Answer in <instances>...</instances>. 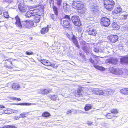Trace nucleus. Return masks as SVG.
I'll use <instances>...</instances> for the list:
<instances>
[{
    "label": "nucleus",
    "instance_id": "1",
    "mask_svg": "<svg viewBox=\"0 0 128 128\" xmlns=\"http://www.w3.org/2000/svg\"><path fill=\"white\" fill-rule=\"evenodd\" d=\"M15 20H16L15 23L16 26L20 28H29L33 25V21L30 20L23 21L21 23L20 19L18 16L15 17Z\"/></svg>",
    "mask_w": 128,
    "mask_h": 128
},
{
    "label": "nucleus",
    "instance_id": "2",
    "mask_svg": "<svg viewBox=\"0 0 128 128\" xmlns=\"http://www.w3.org/2000/svg\"><path fill=\"white\" fill-rule=\"evenodd\" d=\"M79 2L74 1L72 4V6L74 8L82 10L83 12H84L86 10L85 5L82 3Z\"/></svg>",
    "mask_w": 128,
    "mask_h": 128
},
{
    "label": "nucleus",
    "instance_id": "3",
    "mask_svg": "<svg viewBox=\"0 0 128 128\" xmlns=\"http://www.w3.org/2000/svg\"><path fill=\"white\" fill-rule=\"evenodd\" d=\"M104 6L109 11H111L114 7V2L112 0H104Z\"/></svg>",
    "mask_w": 128,
    "mask_h": 128
},
{
    "label": "nucleus",
    "instance_id": "4",
    "mask_svg": "<svg viewBox=\"0 0 128 128\" xmlns=\"http://www.w3.org/2000/svg\"><path fill=\"white\" fill-rule=\"evenodd\" d=\"M64 18L65 19L63 20V25L65 28H68L70 26V18L68 15H66L64 17Z\"/></svg>",
    "mask_w": 128,
    "mask_h": 128
},
{
    "label": "nucleus",
    "instance_id": "5",
    "mask_svg": "<svg viewBox=\"0 0 128 128\" xmlns=\"http://www.w3.org/2000/svg\"><path fill=\"white\" fill-rule=\"evenodd\" d=\"M100 22L102 25L106 27L109 26L110 23L109 19L106 17H103L101 18Z\"/></svg>",
    "mask_w": 128,
    "mask_h": 128
},
{
    "label": "nucleus",
    "instance_id": "6",
    "mask_svg": "<svg viewBox=\"0 0 128 128\" xmlns=\"http://www.w3.org/2000/svg\"><path fill=\"white\" fill-rule=\"evenodd\" d=\"M110 72L117 75H121L122 74V70L118 68H114L113 67L110 68L109 69Z\"/></svg>",
    "mask_w": 128,
    "mask_h": 128
},
{
    "label": "nucleus",
    "instance_id": "7",
    "mask_svg": "<svg viewBox=\"0 0 128 128\" xmlns=\"http://www.w3.org/2000/svg\"><path fill=\"white\" fill-rule=\"evenodd\" d=\"M53 9L54 14H51V17L52 19L55 21H56L58 16V8L56 6H53Z\"/></svg>",
    "mask_w": 128,
    "mask_h": 128
},
{
    "label": "nucleus",
    "instance_id": "8",
    "mask_svg": "<svg viewBox=\"0 0 128 128\" xmlns=\"http://www.w3.org/2000/svg\"><path fill=\"white\" fill-rule=\"evenodd\" d=\"M108 41L114 43L116 42L118 40V37L116 35H110L108 37Z\"/></svg>",
    "mask_w": 128,
    "mask_h": 128
},
{
    "label": "nucleus",
    "instance_id": "9",
    "mask_svg": "<svg viewBox=\"0 0 128 128\" xmlns=\"http://www.w3.org/2000/svg\"><path fill=\"white\" fill-rule=\"evenodd\" d=\"M81 44L83 45L82 48L84 51L86 52H89V44L84 41L82 42Z\"/></svg>",
    "mask_w": 128,
    "mask_h": 128
},
{
    "label": "nucleus",
    "instance_id": "10",
    "mask_svg": "<svg viewBox=\"0 0 128 128\" xmlns=\"http://www.w3.org/2000/svg\"><path fill=\"white\" fill-rule=\"evenodd\" d=\"M114 92V90L108 88L104 90V95L106 96H109L112 94Z\"/></svg>",
    "mask_w": 128,
    "mask_h": 128
},
{
    "label": "nucleus",
    "instance_id": "11",
    "mask_svg": "<svg viewBox=\"0 0 128 128\" xmlns=\"http://www.w3.org/2000/svg\"><path fill=\"white\" fill-rule=\"evenodd\" d=\"M122 11V8L120 6H118L115 8L113 11L112 13L114 15H115L117 14L118 16L120 14Z\"/></svg>",
    "mask_w": 128,
    "mask_h": 128
},
{
    "label": "nucleus",
    "instance_id": "12",
    "mask_svg": "<svg viewBox=\"0 0 128 128\" xmlns=\"http://www.w3.org/2000/svg\"><path fill=\"white\" fill-rule=\"evenodd\" d=\"M87 32L89 34L93 36H96L97 34L96 30L92 28H88Z\"/></svg>",
    "mask_w": 128,
    "mask_h": 128
},
{
    "label": "nucleus",
    "instance_id": "13",
    "mask_svg": "<svg viewBox=\"0 0 128 128\" xmlns=\"http://www.w3.org/2000/svg\"><path fill=\"white\" fill-rule=\"evenodd\" d=\"M40 62L46 66H51L53 68L55 66L54 65L51 64V62L49 61L46 60H40Z\"/></svg>",
    "mask_w": 128,
    "mask_h": 128
},
{
    "label": "nucleus",
    "instance_id": "14",
    "mask_svg": "<svg viewBox=\"0 0 128 128\" xmlns=\"http://www.w3.org/2000/svg\"><path fill=\"white\" fill-rule=\"evenodd\" d=\"M68 37L69 39L72 41L77 47L78 48H80V46L78 44V41L74 35H73L72 37L69 36Z\"/></svg>",
    "mask_w": 128,
    "mask_h": 128
},
{
    "label": "nucleus",
    "instance_id": "15",
    "mask_svg": "<svg viewBox=\"0 0 128 128\" xmlns=\"http://www.w3.org/2000/svg\"><path fill=\"white\" fill-rule=\"evenodd\" d=\"M10 84H11V87L14 90H18L20 89V85L18 83H11Z\"/></svg>",
    "mask_w": 128,
    "mask_h": 128
},
{
    "label": "nucleus",
    "instance_id": "16",
    "mask_svg": "<svg viewBox=\"0 0 128 128\" xmlns=\"http://www.w3.org/2000/svg\"><path fill=\"white\" fill-rule=\"evenodd\" d=\"M93 92L96 94L98 95L104 94V91L100 90L98 88L94 89L93 90Z\"/></svg>",
    "mask_w": 128,
    "mask_h": 128
},
{
    "label": "nucleus",
    "instance_id": "17",
    "mask_svg": "<svg viewBox=\"0 0 128 128\" xmlns=\"http://www.w3.org/2000/svg\"><path fill=\"white\" fill-rule=\"evenodd\" d=\"M74 94L76 97H78L83 95L84 93L82 89H79L75 91Z\"/></svg>",
    "mask_w": 128,
    "mask_h": 128
},
{
    "label": "nucleus",
    "instance_id": "18",
    "mask_svg": "<svg viewBox=\"0 0 128 128\" xmlns=\"http://www.w3.org/2000/svg\"><path fill=\"white\" fill-rule=\"evenodd\" d=\"M18 8L20 12H24L27 10L26 6L24 5H23L21 4H19Z\"/></svg>",
    "mask_w": 128,
    "mask_h": 128
},
{
    "label": "nucleus",
    "instance_id": "19",
    "mask_svg": "<svg viewBox=\"0 0 128 128\" xmlns=\"http://www.w3.org/2000/svg\"><path fill=\"white\" fill-rule=\"evenodd\" d=\"M91 10L92 12L94 14H96L98 12L99 10V8L98 7L95 5H92L91 6Z\"/></svg>",
    "mask_w": 128,
    "mask_h": 128
},
{
    "label": "nucleus",
    "instance_id": "20",
    "mask_svg": "<svg viewBox=\"0 0 128 128\" xmlns=\"http://www.w3.org/2000/svg\"><path fill=\"white\" fill-rule=\"evenodd\" d=\"M108 61L109 63L114 64H116L118 62V60L116 58H110Z\"/></svg>",
    "mask_w": 128,
    "mask_h": 128
},
{
    "label": "nucleus",
    "instance_id": "21",
    "mask_svg": "<svg viewBox=\"0 0 128 128\" xmlns=\"http://www.w3.org/2000/svg\"><path fill=\"white\" fill-rule=\"evenodd\" d=\"M128 14L126 12H124L120 16V18L122 20H124L126 18Z\"/></svg>",
    "mask_w": 128,
    "mask_h": 128
},
{
    "label": "nucleus",
    "instance_id": "22",
    "mask_svg": "<svg viewBox=\"0 0 128 128\" xmlns=\"http://www.w3.org/2000/svg\"><path fill=\"white\" fill-rule=\"evenodd\" d=\"M71 20L73 23H75L77 20H79L80 19L79 17L77 16H74L71 17Z\"/></svg>",
    "mask_w": 128,
    "mask_h": 128
},
{
    "label": "nucleus",
    "instance_id": "23",
    "mask_svg": "<svg viewBox=\"0 0 128 128\" xmlns=\"http://www.w3.org/2000/svg\"><path fill=\"white\" fill-rule=\"evenodd\" d=\"M39 92L41 94H45L49 93L50 91L48 89H41L40 90Z\"/></svg>",
    "mask_w": 128,
    "mask_h": 128
},
{
    "label": "nucleus",
    "instance_id": "24",
    "mask_svg": "<svg viewBox=\"0 0 128 128\" xmlns=\"http://www.w3.org/2000/svg\"><path fill=\"white\" fill-rule=\"evenodd\" d=\"M120 62L122 63H127L128 62V57H122L120 59Z\"/></svg>",
    "mask_w": 128,
    "mask_h": 128
},
{
    "label": "nucleus",
    "instance_id": "25",
    "mask_svg": "<svg viewBox=\"0 0 128 128\" xmlns=\"http://www.w3.org/2000/svg\"><path fill=\"white\" fill-rule=\"evenodd\" d=\"M63 8L65 11H66L68 12L69 11L70 9L69 6L66 4H64Z\"/></svg>",
    "mask_w": 128,
    "mask_h": 128
},
{
    "label": "nucleus",
    "instance_id": "26",
    "mask_svg": "<svg viewBox=\"0 0 128 128\" xmlns=\"http://www.w3.org/2000/svg\"><path fill=\"white\" fill-rule=\"evenodd\" d=\"M112 27L114 28V30H118L120 28V26L117 24L116 22H114L112 24Z\"/></svg>",
    "mask_w": 128,
    "mask_h": 128
},
{
    "label": "nucleus",
    "instance_id": "27",
    "mask_svg": "<svg viewBox=\"0 0 128 128\" xmlns=\"http://www.w3.org/2000/svg\"><path fill=\"white\" fill-rule=\"evenodd\" d=\"M31 10L27 12L25 16L26 18H30L31 16H34Z\"/></svg>",
    "mask_w": 128,
    "mask_h": 128
},
{
    "label": "nucleus",
    "instance_id": "28",
    "mask_svg": "<svg viewBox=\"0 0 128 128\" xmlns=\"http://www.w3.org/2000/svg\"><path fill=\"white\" fill-rule=\"evenodd\" d=\"M115 116L114 114L112 113H108L106 115V117L108 119H110L113 117Z\"/></svg>",
    "mask_w": 128,
    "mask_h": 128
},
{
    "label": "nucleus",
    "instance_id": "29",
    "mask_svg": "<svg viewBox=\"0 0 128 128\" xmlns=\"http://www.w3.org/2000/svg\"><path fill=\"white\" fill-rule=\"evenodd\" d=\"M40 15L36 16L34 18V22L36 23L40 21Z\"/></svg>",
    "mask_w": 128,
    "mask_h": 128
},
{
    "label": "nucleus",
    "instance_id": "30",
    "mask_svg": "<svg viewBox=\"0 0 128 128\" xmlns=\"http://www.w3.org/2000/svg\"><path fill=\"white\" fill-rule=\"evenodd\" d=\"M28 113V112H26L21 114H20V117L22 118H24L27 116Z\"/></svg>",
    "mask_w": 128,
    "mask_h": 128
},
{
    "label": "nucleus",
    "instance_id": "31",
    "mask_svg": "<svg viewBox=\"0 0 128 128\" xmlns=\"http://www.w3.org/2000/svg\"><path fill=\"white\" fill-rule=\"evenodd\" d=\"M94 66L96 69L98 70H100L102 71L105 70V68L102 66H96L94 65Z\"/></svg>",
    "mask_w": 128,
    "mask_h": 128
},
{
    "label": "nucleus",
    "instance_id": "32",
    "mask_svg": "<svg viewBox=\"0 0 128 128\" xmlns=\"http://www.w3.org/2000/svg\"><path fill=\"white\" fill-rule=\"evenodd\" d=\"M48 30V28H42L41 30V34H43L47 33Z\"/></svg>",
    "mask_w": 128,
    "mask_h": 128
},
{
    "label": "nucleus",
    "instance_id": "33",
    "mask_svg": "<svg viewBox=\"0 0 128 128\" xmlns=\"http://www.w3.org/2000/svg\"><path fill=\"white\" fill-rule=\"evenodd\" d=\"M49 97L51 100H55L58 98L57 96L55 95H50L49 96Z\"/></svg>",
    "mask_w": 128,
    "mask_h": 128
},
{
    "label": "nucleus",
    "instance_id": "34",
    "mask_svg": "<svg viewBox=\"0 0 128 128\" xmlns=\"http://www.w3.org/2000/svg\"><path fill=\"white\" fill-rule=\"evenodd\" d=\"M92 106L90 104H86L84 107V110L86 111H88L91 109Z\"/></svg>",
    "mask_w": 128,
    "mask_h": 128
},
{
    "label": "nucleus",
    "instance_id": "35",
    "mask_svg": "<svg viewBox=\"0 0 128 128\" xmlns=\"http://www.w3.org/2000/svg\"><path fill=\"white\" fill-rule=\"evenodd\" d=\"M15 104L16 105H19L21 106H30L31 105V103H22L18 104Z\"/></svg>",
    "mask_w": 128,
    "mask_h": 128
},
{
    "label": "nucleus",
    "instance_id": "36",
    "mask_svg": "<svg viewBox=\"0 0 128 128\" xmlns=\"http://www.w3.org/2000/svg\"><path fill=\"white\" fill-rule=\"evenodd\" d=\"M56 3L58 7L62 6V0H56Z\"/></svg>",
    "mask_w": 128,
    "mask_h": 128
},
{
    "label": "nucleus",
    "instance_id": "37",
    "mask_svg": "<svg viewBox=\"0 0 128 128\" xmlns=\"http://www.w3.org/2000/svg\"><path fill=\"white\" fill-rule=\"evenodd\" d=\"M50 116V114L47 112H44L42 114V116L44 117H48Z\"/></svg>",
    "mask_w": 128,
    "mask_h": 128
},
{
    "label": "nucleus",
    "instance_id": "38",
    "mask_svg": "<svg viewBox=\"0 0 128 128\" xmlns=\"http://www.w3.org/2000/svg\"><path fill=\"white\" fill-rule=\"evenodd\" d=\"M31 10V12H32V13L34 15V16H35V15H37L38 14L37 13L39 11V10H38L36 9H35L33 10Z\"/></svg>",
    "mask_w": 128,
    "mask_h": 128
},
{
    "label": "nucleus",
    "instance_id": "39",
    "mask_svg": "<svg viewBox=\"0 0 128 128\" xmlns=\"http://www.w3.org/2000/svg\"><path fill=\"white\" fill-rule=\"evenodd\" d=\"M74 25L76 26H79L81 25V23L80 21V19L76 21V22L74 23Z\"/></svg>",
    "mask_w": 128,
    "mask_h": 128
},
{
    "label": "nucleus",
    "instance_id": "40",
    "mask_svg": "<svg viewBox=\"0 0 128 128\" xmlns=\"http://www.w3.org/2000/svg\"><path fill=\"white\" fill-rule=\"evenodd\" d=\"M120 92L123 94L127 95L126 88H124L121 90H120Z\"/></svg>",
    "mask_w": 128,
    "mask_h": 128
},
{
    "label": "nucleus",
    "instance_id": "41",
    "mask_svg": "<svg viewBox=\"0 0 128 128\" xmlns=\"http://www.w3.org/2000/svg\"><path fill=\"white\" fill-rule=\"evenodd\" d=\"M111 113L112 114H116L118 112V110L117 109L115 108L111 110H110Z\"/></svg>",
    "mask_w": 128,
    "mask_h": 128
},
{
    "label": "nucleus",
    "instance_id": "42",
    "mask_svg": "<svg viewBox=\"0 0 128 128\" xmlns=\"http://www.w3.org/2000/svg\"><path fill=\"white\" fill-rule=\"evenodd\" d=\"M10 99L14 100H18L20 101L21 100V99L20 98H18L16 97H10L9 98Z\"/></svg>",
    "mask_w": 128,
    "mask_h": 128
},
{
    "label": "nucleus",
    "instance_id": "43",
    "mask_svg": "<svg viewBox=\"0 0 128 128\" xmlns=\"http://www.w3.org/2000/svg\"><path fill=\"white\" fill-rule=\"evenodd\" d=\"M4 16L5 18H8V12H4Z\"/></svg>",
    "mask_w": 128,
    "mask_h": 128
},
{
    "label": "nucleus",
    "instance_id": "44",
    "mask_svg": "<svg viewBox=\"0 0 128 128\" xmlns=\"http://www.w3.org/2000/svg\"><path fill=\"white\" fill-rule=\"evenodd\" d=\"M94 51L96 52H98L99 51V48L98 47L94 48Z\"/></svg>",
    "mask_w": 128,
    "mask_h": 128
},
{
    "label": "nucleus",
    "instance_id": "45",
    "mask_svg": "<svg viewBox=\"0 0 128 128\" xmlns=\"http://www.w3.org/2000/svg\"><path fill=\"white\" fill-rule=\"evenodd\" d=\"M17 127L14 125H8V128H17Z\"/></svg>",
    "mask_w": 128,
    "mask_h": 128
},
{
    "label": "nucleus",
    "instance_id": "46",
    "mask_svg": "<svg viewBox=\"0 0 128 128\" xmlns=\"http://www.w3.org/2000/svg\"><path fill=\"white\" fill-rule=\"evenodd\" d=\"M72 112V111L71 110H69L66 112V114H67L70 115L71 114Z\"/></svg>",
    "mask_w": 128,
    "mask_h": 128
},
{
    "label": "nucleus",
    "instance_id": "47",
    "mask_svg": "<svg viewBox=\"0 0 128 128\" xmlns=\"http://www.w3.org/2000/svg\"><path fill=\"white\" fill-rule=\"evenodd\" d=\"M14 113V111L12 109H8V114Z\"/></svg>",
    "mask_w": 128,
    "mask_h": 128
},
{
    "label": "nucleus",
    "instance_id": "48",
    "mask_svg": "<svg viewBox=\"0 0 128 128\" xmlns=\"http://www.w3.org/2000/svg\"><path fill=\"white\" fill-rule=\"evenodd\" d=\"M76 112L77 113H81L82 112L83 113H86V112H83L82 111L80 110H76Z\"/></svg>",
    "mask_w": 128,
    "mask_h": 128
},
{
    "label": "nucleus",
    "instance_id": "49",
    "mask_svg": "<svg viewBox=\"0 0 128 128\" xmlns=\"http://www.w3.org/2000/svg\"><path fill=\"white\" fill-rule=\"evenodd\" d=\"M26 54L28 55H30L32 54H33V52L27 51L26 52Z\"/></svg>",
    "mask_w": 128,
    "mask_h": 128
},
{
    "label": "nucleus",
    "instance_id": "50",
    "mask_svg": "<svg viewBox=\"0 0 128 128\" xmlns=\"http://www.w3.org/2000/svg\"><path fill=\"white\" fill-rule=\"evenodd\" d=\"M90 61L92 64H94V61L93 60L92 58H90Z\"/></svg>",
    "mask_w": 128,
    "mask_h": 128
},
{
    "label": "nucleus",
    "instance_id": "51",
    "mask_svg": "<svg viewBox=\"0 0 128 128\" xmlns=\"http://www.w3.org/2000/svg\"><path fill=\"white\" fill-rule=\"evenodd\" d=\"M20 118V117H19L18 116H15L13 118L15 120H18V119H19Z\"/></svg>",
    "mask_w": 128,
    "mask_h": 128
},
{
    "label": "nucleus",
    "instance_id": "52",
    "mask_svg": "<svg viewBox=\"0 0 128 128\" xmlns=\"http://www.w3.org/2000/svg\"><path fill=\"white\" fill-rule=\"evenodd\" d=\"M87 123L88 125L91 126L92 124V122L88 121L87 122Z\"/></svg>",
    "mask_w": 128,
    "mask_h": 128
},
{
    "label": "nucleus",
    "instance_id": "53",
    "mask_svg": "<svg viewBox=\"0 0 128 128\" xmlns=\"http://www.w3.org/2000/svg\"><path fill=\"white\" fill-rule=\"evenodd\" d=\"M14 67V66L13 65H12V66H8V69L10 68V69H13V68Z\"/></svg>",
    "mask_w": 128,
    "mask_h": 128
},
{
    "label": "nucleus",
    "instance_id": "54",
    "mask_svg": "<svg viewBox=\"0 0 128 128\" xmlns=\"http://www.w3.org/2000/svg\"><path fill=\"white\" fill-rule=\"evenodd\" d=\"M93 57L94 58H96H96H98V56H96V55H94L93 56Z\"/></svg>",
    "mask_w": 128,
    "mask_h": 128
},
{
    "label": "nucleus",
    "instance_id": "55",
    "mask_svg": "<svg viewBox=\"0 0 128 128\" xmlns=\"http://www.w3.org/2000/svg\"><path fill=\"white\" fill-rule=\"evenodd\" d=\"M4 108V106H3L0 105V108Z\"/></svg>",
    "mask_w": 128,
    "mask_h": 128
},
{
    "label": "nucleus",
    "instance_id": "56",
    "mask_svg": "<svg viewBox=\"0 0 128 128\" xmlns=\"http://www.w3.org/2000/svg\"><path fill=\"white\" fill-rule=\"evenodd\" d=\"M126 91H127V95H128V88H126Z\"/></svg>",
    "mask_w": 128,
    "mask_h": 128
},
{
    "label": "nucleus",
    "instance_id": "57",
    "mask_svg": "<svg viewBox=\"0 0 128 128\" xmlns=\"http://www.w3.org/2000/svg\"><path fill=\"white\" fill-rule=\"evenodd\" d=\"M79 54H80V56L82 55V54L81 53H80Z\"/></svg>",
    "mask_w": 128,
    "mask_h": 128
},
{
    "label": "nucleus",
    "instance_id": "58",
    "mask_svg": "<svg viewBox=\"0 0 128 128\" xmlns=\"http://www.w3.org/2000/svg\"><path fill=\"white\" fill-rule=\"evenodd\" d=\"M10 62V64H12V62Z\"/></svg>",
    "mask_w": 128,
    "mask_h": 128
},
{
    "label": "nucleus",
    "instance_id": "59",
    "mask_svg": "<svg viewBox=\"0 0 128 128\" xmlns=\"http://www.w3.org/2000/svg\"><path fill=\"white\" fill-rule=\"evenodd\" d=\"M98 119H102V118H98Z\"/></svg>",
    "mask_w": 128,
    "mask_h": 128
},
{
    "label": "nucleus",
    "instance_id": "60",
    "mask_svg": "<svg viewBox=\"0 0 128 128\" xmlns=\"http://www.w3.org/2000/svg\"><path fill=\"white\" fill-rule=\"evenodd\" d=\"M18 1L19 2H20V0H18Z\"/></svg>",
    "mask_w": 128,
    "mask_h": 128
},
{
    "label": "nucleus",
    "instance_id": "61",
    "mask_svg": "<svg viewBox=\"0 0 128 128\" xmlns=\"http://www.w3.org/2000/svg\"><path fill=\"white\" fill-rule=\"evenodd\" d=\"M56 43V44H58V43Z\"/></svg>",
    "mask_w": 128,
    "mask_h": 128
}]
</instances>
